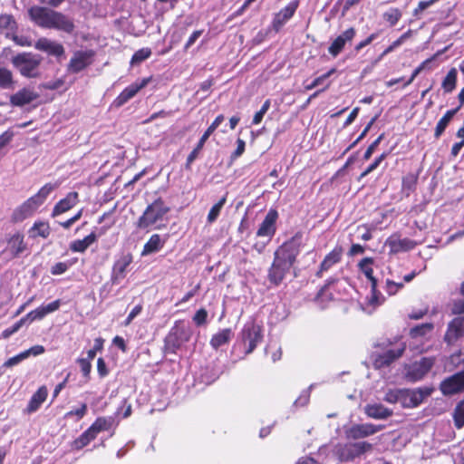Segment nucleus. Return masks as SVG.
I'll return each mask as SVG.
<instances>
[{"instance_id":"obj_1","label":"nucleus","mask_w":464,"mask_h":464,"mask_svg":"<svg viewBox=\"0 0 464 464\" xmlns=\"http://www.w3.org/2000/svg\"><path fill=\"white\" fill-rule=\"evenodd\" d=\"M303 245V235L296 233L279 246L274 254V261L267 278L274 285H280L295 264Z\"/></svg>"},{"instance_id":"obj_2","label":"nucleus","mask_w":464,"mask_h":464,"mask_svg":"<svg viewBox=\"0 0 464 464\" xmlns=\"http://www.w3.org/2000/svg\"><path fill=\"white\" fill-rule=\"evenodd\" d=\"M56 187V185L52 183H47L42 187L35 195L29 198L14 210L12 220L14 222H20L31 217L38 208L44 204L48 196Z\"/></svg>"},{"instance_id":"obj_3","label":"nucleus","mask_w":464,"mask_h":464,"mask_svg":"<svg viewBox=\"0 0 464 464\" xmlns=\"http://www.w3.org/2000/svg\"><path fill=\"white\" fill-rule=\"evenodd\" d=\"M372 450V445L367 441L345 442L334 445L333 454L341 462H352Z\"/></svg>"},{"instance_id":"obj_4","label":"nucleus","mask_w":464,"mask_h":464,"mask_svg":"<svg viewBox=\"0 0 464 464\" xmlns=\"http://www.w3.org/2000/svg\"><path fill=\"white\" fill-rule=\"evenodd\" d=\"M169 211L161 198H157L150 204L143 214L140 217L137 226L140 229H149L152 227L160 228L159 222L163 220L164 216Z\"/></svg>"},{"instance_id":"obj_5","label":"nucleus","mask_w":464,"mask_h":464,"mask_svg":"<svg viewBox=\"0 0 464 464\" xmlns=\"http://www.w3.org/2000/svg\"><path fill=\"white\" fill-rule=\"evenodd\" d=\"M372 259L369 257L363 258L359 263L360 270L365 275V276L371 281L372 284L371 295L366 297L367 305L371 307V309L363 308L369 314L384 302V296L376 290L377 280L372 276L373 270L372 268Z\"/></svg>"},{"instance_id":"obj_6","label":"nucleus","mask_w":464,"mask_h":464,"mask_svg":"<svg viewBox=\"0 0 464 464\" xmlns=\"http://www.w3.org/2000/svg\"><path fill=\"white\" fill-rule=\"evenodd\" d=\"M262 327L256 324L255 321H248L244 324L239 334V340L246 354L251 353L257 344L262 342Z\"/></svg>"},{"instance_id":"obj_7","label":"nucleus","mask_w":464,"mask_h":464,"mask_svg":"<svg viewBox=\"0 0 464 464\" xmlns=\"http://www.w3.org/2000/svg\"><path fill=\"white\" fill-rule=\"evenodd\" d=\"M41 61V57L37 54L21 53L14 56L12 63L23 76L34 78L39 74Z\"/></svg>"},{"instance_id":"obj_8","label":"nucleus","mask_w":464,"mask_h":464,"mask_svg":"<svg viewBox=\"0 0 464 464\" xmlns=\"http://www.w3.org/2000/svg\"><path fill=\"white\" fill-rule=\"evenodd\" d=\"M190 335L189 326L186 325L183 322H176L166 338V344L169 349L175 351L183 343L188 342Z\"/></svg>"},{"instance_id":"obj_9","label":"nucleus","mask_w":464,"mask_h":464,"mask_svg":"<svg viewBox=\"0 0 464 464\" xmlns=\"http://www.w3.org/2000/svg\"><path fill=\"white\" fill-rule=\"evenodd\" d=\"M435 363L434 357H423L406 368L405 377L410 382H418L425 377Z\"/></svg>"},{"instance_id":"obj_10","label":"nucleus","mask_w":464,"mask_h":464,"mask_svg":"<svg viewBox=\"0 0 464 464\" xmlns=\"http://www.w3.org/2000/svg\"><path fill=\"white\" fill-rule=\"evenodd\" d=\"M432 392L433 389L430 387L402 389L401 406L409 409L418 407Z\"/></svg>"},{"instance_id":"obj_11","label":"nucleus","mask_w":464,"mask_h":464,"mask_svg":"<svg viewBox=\"0 0 464 464\" xmlns=\"http://www.w3.org/2000/svg\"><path fill=\"white\" fill-rule=\"evenodd\" d=\"M383 429L382 425L372 423L353 424L344 428V434L348 440H360L372 436Z\"/></svg>"},{"instance_id":"obj_12","label":"nucleus","mask_w":464,"mask_h":464,"mask_svg":"<svg viewBox=\"0 0 464 464\" xmlns=\"http://www.w3.org/2000/svg\"><path fill=\"white\" fill-rule=\"evenodd\" d=\"M444 396H451L464 392V369L444 379L440 384Z\"/></svg>"},{"instance_id":"obj_13","label":"nucleus","mask_w":464,"mask_h":464,"mask_svg":"<svg viewBox=\"0 0 464 464\" xmlns=\"http://www.w3.org/2000/svg\"><path fill=\"white\" fill-rule=\"evenodd\" d=\"M54 10L40 5H34L28 9V15L37 26L49 29Z\"/></svg>"},{"instance_id":"obj_14","label":"nucleus","mask_w":464,"mask_h":464,"mask_svg":"<svg viewBox=\"0 0 464 464\" xmlns=\"http://www.w3.org/2000/svg\"><path fill=\"white\" fill-rule=\"evenodd\" d=\"M405 349L406 345L403 343H399L382 353L378 354L373 362L375 368H383L389 366L392 362H393L403 354Z\"/></svg>"},{"instance_id":"obj_15","label":"nucleus","mask_w":464,"mask_h":464,"mask_svg":"<svg viewBox=\"0 0 464 464\" xmlns=\"http://www.w3.org/2000/svg\"><path fill=\"white\" fill-rule=\"evenodd\" d=\"M150 82V78H143L140 81H136L128 87H126L113 101V105L117 108L121 107L133 98L139 91L146 87Z\"/></svg>"},{"instance_id":"obj_16","label":"nucleus","mask_w":464,"mask_h":464,"mask_svg":"<svg viewBox=\"0 0 464 464\" xmlns=\"http://www.w3.org/2000/svg\"><path fill=\"white\" fill-rule=\"evenodd\" d=\"M277 218V211L274 208H270L264 220L260 224L256 231V236L259 237H266L268 240H270L276 234Z\"/></svg>"},{"instance_id":"obj_17","label":"nucleus","mask_w":464,"mask_h":464,"mask_svg":"<svg viewBox=\"0 0 464 464\" xmlns=\"http://www.w3.org/2000/svg\"><path fill=\"white\" fill-rule=\"evenodd\" d=\"M224 120H225L224 115L220 114L209 125V127L207 129V130L203 133V135L199 139L196 148L188 156L187 165H190L198 158L200 150L204 147L208 139L220 126V124L224 121Z\"/></svg>"},{"instance_id":"obj_18","label":"nucleus","mask_w":464,"mask_h":464,"mask_svg":"<svg viewBox=\"0 0 464 464\" xmlns=\"http://www.w3.org/2000/svg\"><path fill=\"white\" fill-rule=\"evenodd\" d=\"M464 336V316L453 318L447 327L444 342L448 345H453L459 339Z\"/></svg>"},{"instance_id":"obj_19","label":"nucleus","mask_w":464,"mask_h":464,"mask_svg":"<svg viewBox=\"0 0 464 464\" xmlns=\"http://www.w3.org/2000/svg\"><path fill=\"white\" fill-rule=\"evenodd\" d=\"M92 55L93 53L92 51L75 52L68 64V71L73 73L82 71L92 63Z\"/></svg>"},{"instance_id":"obj_20","label":"nucleus","mask_w":464,"mask_h":464,"mask_svg":"<svg viewBox=\"0 0 464 464\" xmlns=\"http://www.w3.org/2000/svg\"><path fill=\"white\" fill-rule=\"evenodd\" d=\"M49 29H54L71 34L75 30V24L71 17L54 10Z\"/></svg>"},{"instance_id":"obj_21","label":"nucleus","mask_w":464,"mask_h":464,"mask_svg":"<svg viewBox=\"0 0 464 464\" xmlns=\"http://www.w3.org/2000/svg\"><path fill=\"white\" fill-rule=\"evenodd\" d=\"M355 34L356 31L353 27H350L349 29L343 32L333 41V43L329 46V53L333 57H336L343 50L345 44L353 41Z\"/></svg>"},{"instance_id":"obj_22","label":"nucleus","mask_w":464,"mask_h":464,"mask_svg":"<svg viewBox=\"0 0 464 464\" xmlns=\"http://www.w3.org/2000/svg\"><path fill=\"white\" fill-rule=\"evenodd\" d=\"M61 301L55 300L46 305H41L40 307L31 311L25 316L22 317L25 319V324H31L35 320H42L47 314L57 311L60 308Z\"/></svg>"},{"instance_id":"obj_23","label":"nucleus","mask_w":464,"mask_h":464,"mask_svg":"<svg viewBox=\"0 0 464 464\" xmlns=\"http://www.w3.org/2000/svg\"><path fill=\"white\" fill-rule=\"evenodd\" d=\"M34 47L39 51L44 52L49 55H53L57 58L64 54V48L60 43L44 37L38 39Z\"/></svg>"},{"instance_id":"obj_24","label":"nucleus","mask_w":464,"mask_h":464,"mask_svg":"<svg viewBox=\"0 0 464 464\" xmlns=\"http://www.w3.org/2000/svg\"><path fill=\"white\" fill-rule=\"evenodd\" d=\"M131 262L130 255H123L114 263L111 274L112 284H119L126 276L127 268Z\"/></svg>"},{"instance_id":"obj_25","label":"nucleus","mask_w":464,"mask_h":464,"mask_svg":"<svg viewBox=\"0 0 464 464\" xmlns=\"http://www.w3.org/2000/svg\"><path fill=\"white\" fill-rule=\"evenodd\" d=\"M297 7L298 2L292 1L285 8L281 9L274 17V29L276 31H279L283 25L295 14Z\"/></svg>"},{"instance_id":"obj_26","label":"nucleus","mask_w":464,"mask_h":464,"mask_svg":"<svg viewBox=\"0 0 464 464\" xmlns=\"http://www.w3.org/2000/svg\"><path fill=\"white\" fill-rule=\"evenodd\" d=\"M79 194L75 191L70 192L66 197L56 203L52 217H57L72 209L79 201Z\"/></svg>"},{"instance_id":"obj_27","label":"nucleus","mask_w":464,"mask_h":464,"mask_svg":"<svg viewBox=\"0 0 464 464\" xmlns=\"http://www.w3.org/2000/svg\"><path fill=\"white\" fill-rule=\"evenodd\" d=\"M38 98V94L30 88H23L10 97V103L13 106L22 107L29 104Z\"/></svg>"},{"instance_id":"obj_28","label":"nucleus","mask_w":464,"mask_h":464,"mask_svg":"<svg viewBox=\"0 0 464 464\" xmlns=\"http://www.w3.org/2000/svg\"><path fill=\"white\" fill-rule=\"evenodd\" d=\"M365 414L372 419L385 420L393 413L392 410L386 408L381 403H371L364 407Z\"/></svg>"},{"instance_id":"obj_29","label":"nucleus","mask_w":464,"mask_h":464,"mask_svg":"<svg viewBox=\"0 0 464 464\" xmlns=\"http://www.w3.org/2000/svg\"><path fill=\"white\" fill-rule=\"evenodd\" d=\"M341 258L342 249L335 247L324 257L321 263L319 270L316 272V276L322 277L323 274L327 272L333 266L339 263Z\"/></svg>"},{"instance_id":"obj_30","label":"nucleus","mask_w":464,"mask_h":464,"mask_svg":"<svg viewBox=\"0 0 464 464\" xmlns=\"http://www.w3.org/2000/svg\"><path fill=\"white\" fill-rule=\"evenodd\" d=\"M26 249V245L24 242V236L17 232L10 237L7 240L6 251L11 254L13 257H17Z\"/></svg>"},{"instance_id":"obj_31","label":"nucleus","mask_w":464,"mask_h":464,"mask_svg":"<svg viewBox=\"0 0 464 464\" xmlns=\"http://www.w3.org/2000/svg\"><path fill=\"white\" fill-rule=\"evenodd\" d=\"M387 244L393 253L409 251L415 247L416 243L410 238H400L392 237L387 240Z\"/></svg>"},{"instance_id":"obj_32","label":"nucleus","mask_w":464,"mask_h":464,"mask_svg":"<svg viewBox=\"0 0 464 464\" xmlns=\"http://www.w3.org/2000/svg\"><path fill=\"white\" fill-rule=\"evenodd\" d=\"M48 390L45 386H41L36 392L33 394L27 405L26 411L32 413L36 411L42 403L46 400Z\"/></svg>"},{"instance_id":"obj_33","label":"nucleus","mask_w":464,"mask_h":464,"mask_svg":"<svg viewBox=\"0 0 464 464\" xmlns=\"http://www.w3.org/2000/svg\"><path fill=\"white\" fill-rule=\"evenodd\" d=\"M166 242L159 234H153L148 242L144 245L141 256H148L159 252Z\"/></svg>"},{"instance_id":"obj_34","label":"nucleus","mask_w":464,"mask_h":464,"mask_svg":"<svg viewBox=\"0 0 464 464\" xmlns=\"http://www.w3.org/2000/svg\"><path fill=\"white\" fill-rule=\"evenodd\" d=\"M115 426V419L113 417H99L89 427L97 436L100 432L110 430Z\"/></svg>"},{"instance_id":"obj_35","label":"nucleus","mask_w":464,"mask_h":464,"mask_svg":"<svg viewBox=\"0 0 464 464\" xmlns=\"http://www.w3.org/2000/svg\"><path fill=\"white\" fill-rule=\"evenodd\" d=\"M98 236L92 232L83 239H78L71 242L70 249L72 252L83 253L92 243L97 240Z\"/></svg>"},{"instance_id":"obj_36","label":"nucleus","mask_w":464,"mask_h":464,"mask_svg":"<svg viewBox=\"0 0 464 464\" xmlns=\"http://www.w3.org/2000/svg\"><path fill=\"white\" fill-rule=\"evenodd\" d=\"M233 336L231 329L227 328L219 331L214 334L210 340V344L213 348L218 349L220 346L227 343Z\"/></svg>"},{"instance_id":"obj_37","label":"nucleus","mask_w":464,"mask_h":464,"mask_svg":"<svg viewBox=\"0 0 464 464\" xmlns=\"http://www.w3.org/2000/svg\"><path fill=\"white\" fill-rule=\"evenodd\" d=\"M459 107L460 106H459L456 109H452V110L448 111L443 115V117L438 121V123L436 125V128H435V132H434V136L437 139L440 138L441 136V134L444 132L445 129L447 128V126L449 125L450 121L452 120L454 115L457 113V111H459Z\"/></svg>"},{"instance_id":"obj_38","label":"nucleus","mask_w":464,"mask_h":464,"mask_svg":"<svg viewBox=\"0 0 464 464\" xmlns=\"http://www.w3.org/2000/svg\"><path fill=\"white\" fill-rule=\"evenodd\" d=\"M458 71L451 68L441 82V87L445 93H450L456 88Z\"/></svg>"},{"instance_id":"obj_39","label":"nucleus","mask_w":464,"mask_h":464,"mask_svg":"<svg viewBox=\"0 0 464 464\" xmlns=\"http://www.w3.org/2000/svg\"><path fill=\"white\" fill-rule=\"evenodd\" d=\"M51 232L49 224L44 221H36L34 226L29 230L30 236L32 237H41L43 238H46L49 237Z\"/></svg>"},{"instance_id":"obj_40","label":"nucleus","mask_w":464,"mask_h":464,"mask_svg":"<svg viewBox=\"0 0 464 464\" xmlns=\"http://www.w3.org/2000/svg\"><path fill=\"white\" fill-rule=\"evenodd\" d=\"M0 88L5 90H13L14 88L13 73L5 67H0Z\"/></svg>"},{"instance_id":"obj_41","label":"nucleus","mask_w":464,"mask_h":464,"mask_svg":"<svg viewBox=\"0 0 464 464\" xmlns=\"http://www.w3.org/2000/svg\"><path fill=\"white\" fill-rule=\"evenodd\" d=\"M16 29V22L11 14L0 15V31H5L6 34L13 33Z\"/></svg>"},{"instance_id":"obj_42","label":"nucleus","mask_w":464,"mask_h":464,"mask_svg":"<svg viewBox=\"0 0 464 464\" xmlns=\"http://www.w3.org/2000/svg\"><path fill=\"white\" fill-rule=\"evenodd\" d=\"M226 201L227 198L223 197L210 208L207 218L208 223L212 224L218 219Z\"/></svg>"},{"instance_id":"obj_43","label":"nucleus","mask_w":464,"mask_h":464,"mask_svg":"<svg viewBox=\"0 0 464 464\" xmlns=\"http://www.w3.org/2000/svg\"><path fill=\"white\" fill-rule=\"evenodd\" d=\"M454 424L458 429L464 426V400L460 401L453 411Z\"/></svg>"},{"instance_id":"obj_44","label":"nucleus","mask_w":464,"mask_h":464,"mask_svg":"<svg viewBox=\"0 0 464 464\" xmlns=\"http://www.w3.org/2000/svg\"><path fill=\"white\" fill-rule=\"evenodd\" d=\"M95 438V434L89 428L74 441V446L76 449H82L88 445Z\"/></svg>"},{"instance_id":"obj_45","label":"nucleus","mask_w":464,"mask_h":464,"mask_svg":"<svg viewBox=\"0 0 464 464\" xmlns=\"http://www.w3.org/2000/svg\"><path fill=\"white\" fill-rule=\"evenodd\" d=\"M417 176L410 173L402 179V191L409 196L410 193L415 188L417 183Z\"/></svg>"},{"instance_id":"obj_46","label":"nucleus","mask_w":464,"mask_h":464,"mask_svg":"<svg viewBox=\"0 0 464 464\" xmlns=\"http://www.w3.org/2000/svg\"><path fill=\"white\" fill-rule=\"evenodd\" d=\"M402 389H390L385 392L383 400L389 403H400L401 405Z\"/></svg>"},{"instance_id":"obj_47","label":"nucleus","mask_w":464,"mask_h":464,"mask_svg":"<svg viewBox=\"0 0 464 464\" xmlns=\"http://www.w3.org/2000/svg\"><path fill=\"white\" fill-rule=\"evenodd\" d=\"M151 55V50L150 48H141L134 53L131 58V64H138L147 60Z\"/></svg>"},{"instance_id":"obj_48","label":"nucleus","mask_w":464,"mask_h":464,"mask_svg":"<svg viewBox=\"0 0 464 464\" xmlns=\"http://www.w3.org/2000/svg\"><path fill=\"white\" fill-rule=\"evenodd\" d=\"M401 17V13L399 9L392 8L383 14V18L391 25H395Z\"/></svg>"},{"instance_id":"obj_49","label":"nucleus","mask_w":464,"mask_h":464,"mask_svg":"<svg viewBox=\"0 0 464 464\" xmlns=\"http://www.w3.org/2000/svg\"><path fill=\"white\" fill-rule=\"evenodd\" d=\"M433 328L432 324H422L411 329V334L412 337L416 338L419 336H423L430 333Z\"/></svg>"},{"instance_id":"obj_50","label":"nucleus","mask_w":464,"mask_h":464,"mask_svg":"<svg viewBox=\"0 0 464 464\" xmlns=\"http://www.w3.org/2000/svg\"><path fill=\"white\" fill-rule=\"evenodd\" d=\"M335 72V69L333 68L330 71H328L326 73L315 78L310 84L305 86L306 90H312L321 84L324 83V82L328 79L332 74Z\"/></svg>"},{"instance_id":"obj_51","label":"nucleus","mask_w":464,"mask_h":464,"mask_svg":"<svg viewBox=\"0 0 464 464\" xmlns=\"http://www.w3.org/2000/svg\"><path fill=\"white\" fill-rule=\"evenodd\" d=\"M25 324V319H23L21 318L20 320H18L14 324H13L12 326L6 328L5 330L3 331V337L5 338H8L10 337L11 335H13L14 334H15L16 332L19 331V329L24 326Z\"/></svg>"},{"instance_id":"obj_52","label":"nucleus","mask_w":464,"mask_h":464,"mask_svg":"<svg viewBox=\"0 0 464 464\" xmlns=\"http://www.w3.org/2000/svg\"><path fill=\"white\" fill-rule=\"evenodd\" d=\"M386 158V153H382L378 158L374 160L372 163H371L367 169L361 174L360 179L366 177L368 174L375 170L379 165L382 162V160Z\"/></svg>"},{"instance_id":"obj_53","label":"nucleus","mask_w":464,"mask_h":464,"mask_svg":"<svg viewBox=\"0 0 464 464\" xmlns=\"http://www.w3.org/2000/svg\"><path fill=\"white\" fill-rule=\"evenodd\" d=\"M402 287H403L402 283H396L390 279H387L385 282L384 289L389 295H393Z\"/></svg>"},{"instance_id":"obj_54","label":"nucleus","mask_w":464,"mask_h":464,"mask_svg":"<svg viewBox=\"0 0 464 464\" xmlns=\"http://www.w3.org/2000/svg\"><path fill=\"white\" fill-rule=\"evenodd\" d=\"M207 318H208V312L206 311V309L201 308L198 311H197V313L194 314L193 322L197 325L200 326L207 323Z\"/></svg>"},{"instance_id":"obj_55","label":"nucleus","mask_w":464,"mask_h":464,"mask_svg":"<svg viewBox=\"0 0 464 464\" xmlns=\"http://www.w3.org/2000/svg\"><path fill=\"white\" fill-rule=\"evenodd\" d=\"M26 359V355L24 352L16 354L15 356H13L9 358L5 363L4 367H13L14 365L19 364L21 362Z\"/></svg>"},{"instance_id":"obj_56","label":"nucleus","mask_w":464,"mask_h":464,"mask_svg":"<svg viewBox=\"0 0 464 464\" xmlns=\"http://www.w3.org/2000/svg\"><path fill=\"white\" fill-rule=\"evenodd\" d=\"M245 148H246V142L243 140H241V139H237V149L231 154L230 160L234 161L237 158H239L244 153Z\"/></svg>"},{"instance_id":"obj_57","label":"nucleus","mask_w":464,"mask_h":464,"mask_svg":"<svg viewBox=\"0 0 464 464\" xmlns=\"http://www.w3.org/2000/svg\"><path fill=\"white\" fill-rule=\"evenodd\" d=\"M77 362L81 368V372L85 378H89L91 370H92V364L87 360H84L83 358H79L77 360Z\"/></svg>"},{"instance_id":"obj_58","label":"nucleus","mask_w":464,"mask_h":464,"mask_svg":"<svg viewBox=\"0 0 464 464\" xmlns=\"http://www.w3.org/2000/svg\"><path fill=\"white\" fill-rule=\"evenodd\" d=\"M383 138V135H380L366 150L364 155H363V159L364 160H369L372 153L374 152V150H376V148L378 147V145L380 144V142L382 141Z\"/></svg>"},{"instance_id":"obj_59","label":"nucleus","mask_w":464,"mask_h":464,"mask_svg":"<svg viewBox=\"0 0 464 464\" xmlns=\"http://www.w3.org/2000/svg\"><path fill=\"white\" fill-rule=\"evenodd\" d=\"M451 313L453 314H464V296L462 299L454 300L451 306Z\"/></svg>"},{"instance_id":"obj_60","label":"nucleus","mask_w":464,"mask_h":464,"mask_svg":"<svg viewBox=\"0 0 464 464\" xmlns=\"http://www.w3.org/2000/svg\"><path fill=\"white\" fill-rule=\"evenodd\" d=\"M309 398H310V393H309V391L306 390V391H304L300 396L294 402V405L295 407H303V406H305L308 401H309Z\"/></svg>"},{"instance_id":"obj_61","label":"nucleus","mask_w":464,"mask_h":464,"mask_svg":"<svg viewBox=\"0 0 464 464\" xmlns=\"http://www.w3.org/2000/svg\"><path fill=\"white\" fill-rule=\"evenodd\" d=\"M68 267L66 263L59 262L52 266L51 273L54 276L62 275L67 271Z\"/></svg>"},{"instance_id":"obj_62","label":"nucleus","mask_w":464,"mask_h":464,"mask_svg":"<svg viewBox=\"0 0 464 464\" xmlns=\"http://www.w3.org/2000/svg\"><path fill=\"white\" fill-rule=\"evenodd\" d=\"M44 351H45V349L43 345H34V346L29 348L28 350L24 351V353H25L26 359H27L31 355L37 356V355L43 354L44 353Z\"/></svg>"},{"instance_id":"obj_63","label":"nucleus","mask_w":464,"mask_h":464,"mask_svg":"<svg viewBox=\"0 0 464 464\" xmlns=\"http://www.w3.org/2000/svg\"><path fill=\"white\" fill-rule=\"evenodd\" d=\"M141 304H137L127 316L124 324L129 325L132 322V320L141 313Z\"/></svg>"},{"instance_id":"obj_64","label":"nucleus","mask_w":464,"mask_h":464,"mask_svg":"<svg viewBox=\"0 0 464 464\" xmlns=\"http://www.w3.org/2000/svg\"><path fill=\"white\" fill-rule=\"evenodd\" d=\"M86 411H87V405L85 403H83V404H82V406L79 409H76L74 411H71L67 412L66 417H71V416L75 415V416H77V419L80 420L86 414Z\"/></svg>"}]
</instances>
